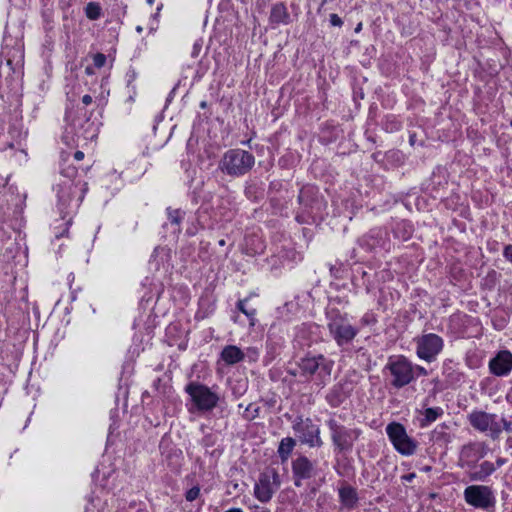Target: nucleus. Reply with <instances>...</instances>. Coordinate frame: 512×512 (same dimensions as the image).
<instances>
[{"label": "nucleus", "instance_id": "f257e3e1", "mask_svg": "<svg viewBox=\"0 0 512 512\" xmlns=\"http://www.w3.org/2000/svg\"><path fill=\"white\" fill-rule=\"evenodd\" d=\"M334 364L332 359L323 354L309 352L295 362V367H289L287 373L290 376L312 382L316 387L322 389L330 382Z\"/></svg>", "mask_w": 512, "mask_h": 512}, {"label": "nucleus", "instance_id": "f03ea898", "mask_svg": "<svg viewBox=\"0 0 512 512\" xmlns=\"http://www.w3.org/2000/svg\"><path fill=\"white\" fill-rule=\"evenodd\" d=\"M299 208L295 220L299 224H313L321 222L327 215V201L314 185H304L298 194Z\"/></svg>", "mask_w": 512, "mask_h": 512}, {"label": "nucleus", "instance_id": "7ed1b4c3", "mask_svg": "<svg viewBox=\"0 0 512 512\" xmlns=\"http://www.w3.org/2000/svg\"><path fill=\"white\" fill-rule=\"evenodd\" d=\"M413 362L404 355H392L387 359L382 373L386 386L400 390L413 383Z\"/></svg>", "mask_w": 512, "mask_h": 512}, {"label": "nucleus", "instance_id": "20e7f679", "mask_svg": "<svg viewBox=\"0 0 512 512\" xmlns=\"http://www.w3.org/2000/svg\"><path fill=\"white\" fill-rule=\"evenodd\" d=\"M329 335L339 347L352 343L359 333V329L353 326L346 313L337 308L327 309L325 312Z\"/></svg>", "mask_w": 512, "mask_h": 512}, {"label": "nucleus", "instance_id": "39448f33", "mask_svg": "<svg viewBox=\"0 0 512 512\" xmlns=\"http://www.w3.org/2000/svg\"><path fill=\"white\" fill-rule=\"evenodd\" d=\"M255 165L254 155L240 148L227 150L218 163V169L225 175L239 178L249 173Z\"/></svg>", "mask_w": 512, "mask_h": 512}, {"label": "nucleus", "instance_id": "423d86ee", "mask_svg": "<svg viewBox=\"0 0 512 512\" xmlns=\"http://www.w3.org/2000/svg\"><path fill=\"white\" fill-rule=\"evenodd\" d=\"M325 424L329 429L334 451L338 454L350 453L353 450L355 442L361 435V430L341 424L336 419L335 413L330 415L325 421Z\"/></svg>", "mask_w": 512, "mask_h": 512}, {"label": "nucleus", "instance_id": "0eeeda50", "mask_svg": "<svg viewBox=\"0 0 512 512\" xmlns=\"http://www.w3.org/2000/svg\"><path fill=\"white\" fill-rule=\"evenodd\" d=\"M196 411L201 413L211 412L224 400L210 387L198 381L189 382L185 388Z\"/></svg>", "mask_w": 512, "mask_h": 512}, {"label": "nucleus", "instance_id": "6e6552de", "mask_svg": "<svg viewBox=\"0 0 512 512\" xmlns=\"http://www.w3.org/2000/svg\"><path fill=\"white\" fill-rule=\"evenodd\" d=\"M86 182L64 180L57 185L58 203L61 212L67 208H77L88 189Z\"/></svg>", "mask_w": 512, "mask_h": 512}, {"label": "nucleus", "instance_id": "1a4fd4ad", "mask_svg": "<svg viewBox=\"0 0 512 512\" xmlns=\"http://www.w3.org/2000/svg\"><path fill=\"white\" fill-rule=\"evenodd\" d=\"M292 429L302 444L310 448H320L323 446L320 426L315 424L311 418H303L301 415L295 417L292 421Z\"/></svg>", "mask_w": 512, "mask_h": 512}, {"label": "nucleus", "instance_id": "9d476101", "mask_svg": "<svg viewBox=\"0 0 512 512\" xmlns=\"http://www.w3.org/2000/svg\"><path fill=\"white\" fill-rule=\"evenodd\" d=\"M465 502L475 509L494 510L496 497L492 487L487 485H470L464 489Z\"/></svg>", "mask_w": 512, "mask_h": 512}, {"label": "nucleus", "instance_id": "9b49d317", "mask_svg": "<svg viewBox=\"0 0 512 512\" xmlns=\"http://www.w3.org/2000/svg\"><path fill=\"white\" fill-rule=\"evenodd\" d=\"M281 479L275 468L264 469L254 485V496L262 503H268L280 488Z\"/></svg>", "mask_w": 512, "mask_h": 512}, {"label": "nucleus", "instance_id": "f8f14e48", "mask_svg": "<svg viewBox=\"0 0 512 512\" xmlns=\"http://www.w3.org/2000/svg\"><path fill=\"white\" fill-rule=\"evenodd\" d=\"M416 355L428 363L434 362L443 351L444 340L435 333H425L414 338Z\"/></svg>", "mask_w": 512, "mask_h": 512}, {"label": "nucleus", "instance_id": "ddd939ff", "mask_svg": "<svg viewBox=\"0 0 512 512\" xmlns=\"http://www.w3.org/2000/svg\"><path fill=\"white\" fill-rule=\"evenodd\" d=\"M386 433L397 452L405 456L415 453L417 442L408 436L405 427L401 423H389L386 426Z\"/></svg>", "mask_w": 512, "mask_h": 512}, {"label": "nucleus", "instance_id": "4468645a", "mask_svg": "<svg viewBox=\"0 0 512 512\" xmlns=\"http://www.w3.org/2000/svg\"><path fill=\"white\" fill-rule=\"evenodd\" d=\"M485 442L471 441L464 444L459 452L458 466L465 470L477 468V463L487 455Z\"/></svg>", "mask_w": 512, "mask_h": 512}, {"label": "nucleus", "instance_id": "2eb2a0df", "mask_svg": "<svg viewBox=\"0 0 512 512\" xmlns=\"http://www.w3.org/2000/svg\"><path fill=\"white\" fill-rule=\"evenodd\" d=\"M17 188L10 186L5 194V210L4 214L11 218L14 223L12 226H20L23 220L22 214L25 206L26 194H19L15 191Z\"/></svg>", "mask_w": 512, "mask_h": 512}, {"label": "nucleus", "instance_id": "dca6fc26", "mask_svg": "<svg viewBox=\"0 0 512 512\" xmlns=\"http://www.w3.org/2000/svg\"><path fill=\"white\" fill-rule=\"evenodd\" d=\"M353 390L352 381L343 378L328 389L325 401L331 408H338L351 397Z\"/></svg>", "mask_w": 512, "mask_h": 512}, {"label": "nucleus", "instance_id": "f3484780", "mask_svg": "<svg viewBox=\"0 0 512 512\" xmlns=\"http://www.w3.org/2000/svg\"><path fill=\"white\" fill-rule=\"evenodd\" d=\"M291 469L293 483L296 487H301L304 480H308L316 475L314 463L302 454L292 460Z\"/></svg>", "mask_w": 512, "mask_h": 512}, {"label": "nucleus", "instance_id": "a211bd4d", "mask_svg": "<svg viewBox=\"0 0 512 512\" xmlns=\"http://www.w3.org/2000/svg\"><path fill=\"white\" fill-rule=\"evenodd\" d=\"M489 371L492 375L497 377H504L512 371V353L508 350L499 351L493 358L490 359Z\"/></svg>", "mask_w": 512, "mask_h": 512}, {"label": "nucleus", "instance_id": "6ab92c4d", "mask_svg": "<svg viewBox=\"0 0 512 512\" xmlns=\"http://www.w3.org/2000/svg\"><path fill=\"white\" fill-rule=\"evenodd\" d=\"M447 185L448 173L442 166L435 167L430 178L422 184L423 190L434 198H437L439 191L444 189Z\"/></svg>", "mask_w": 512, "mask_h": 512}, {"label": "nucleus", "instance_id": "aec40b11", "mask_svg": "<svg viewBox=\"0 0 512 512\" xmlns=\"http://www.w3.org/2000/svg\"><path fill=\"white\" fill-rule=\"evenodd\" d=\"M458 364L452 359H445L442 363V375L444 376L447 387H458L464 379V373L457 367Z\"/></svg>", "mask_w": 512, "mask_h": 512}, {"label": "nucleus", "instance_id": "412c9836", "mask_svg": "<svg viewBox=\"0 0 512 512\" xmlns=\"http://www.w3.org/2000/svg\"><path fill=\"white\" fill-rule=\"evenodd\" d=\"M467 421L474 430L485 433L491 427L493 414L475 409L467 415Z\"/></svg>", "mask_w": 512, "mask_h": 512}, {"label": "nucleus", "instance_id": "4be33fe9", "mask_svg": "<svg viewBox=\"0 0 512 512\" xmlns=\"http://www.w3.org/2000/svg\"><path fill=\"white\" fill-rule=\"evenodd\" d=\"M496 471V466L490 461L477 463V468L466 470V474L471 482H485Z\"/></svg>", "mask_w": 512, "mask_h": 512}, {"label": "nucleus", "instance_id": "5701e85b", "mask_svg": "<svg viewBox=\"0 0 512 512\" xmlns=\"http://www.w3.org/2000/svg\"><path fill=\"white\" fill-rule=\"evenodd\" d=\"M338 495L339 501L343 507L347 509H354L357 506L359 501L358 493L351 485L344 483L338 489Z\"/></svg>", "mask_w": 512, "mask_h": 512}, {"label": "nucleus", "instance_id": "b1692460", "mask_svg": "<svg viewBox=\"0 0 512 512\" xmlns=\"http://www.w3.org/2000/svg\"><path fill=\"white\" fill-rule=\"evenodd\" d=\"M269 21L272 25H288L291 22L290 14L283 2H278L272 6Z\"/></svg>", "mask_w": 512, "mask_h": 512}, {"label": "nucleus", "instance_id": "393cba45", "mask_svg": "<svg viewBox=\"0 0 512 512\" xmlns=\"http://www.w3.org/2000/svg\"><path fill=\"white\" fill-rule=\"evenodd\" d=\"M221 359L227 365H235L244 360V351L235 345H227L221 351Z\"/></svg>", "mask_w": 512, "mask_h": 512}, {"label": "nucleus", "instance_id": "a878e982", "mask_svg": "<svg viewBox=\"0 0 512 512\" xmlns=\"http://www.w3.org/2000/svg\"><path fill=\"white\" fill-rule=\"evenodd\" d=\"M265 243L256 234L249 235L245 238V253L249 256H256L263 254L265 251Z\"/></svg>", "mask_w": 512, "mask_h": 512}, {"label": "nucleus", "instance_id": "bb28decb", "mask_svg": "<svg viewBox=\"0 0 512 512\" xmlns=\"http://www.w3.org/2000/svg\"><path fill=\"white\" fill-rule=\"evenodd\" d=\"M444 414L441 407H429L422 412V417L419 419L420 427L424 428L435 422L439 417Z\"/></svg>", "mask_w": 512, "mask_h": 512}, {"label": "nucleus", "instance_id": "cd10ccee", "mask_svg": "<svg viewBox=\"0 0 512 512\" xmlns=\"http://www.w3.org/2000/svg\"><path fill=\"white\" fill-rule=\"evenodd\" d=\"M244 195L248 200L257 203L263 199L264 190L257 182L250 181L246 182Z\"/></svg>", "mask_w": 512, "mask_h": 512}, {"label": "nucleus", "instance_id": "c85d7f7f", "mask_svg": "<svg viewBox=\"0 0 512 512\" xmlns=\"http://www.w3.org/2000/svg\"><path fill=\"white\" fill-rule=\"evenodd\" d=\"M295 446L296 440L292 437H285L280 441L277 453L282 463H285L289 459Z\"/></svg>", "mask_w": 512, "mask_h": 512}, {"label": "nucleus", "instance_id": "c756f323", "mask_svg": "<svg viewBox=\"0 0 512 512\" xmlns=\"http://www.w3.org/2000/svg\"><path fill=\"white\" fill-rule=\"evenodd\" d=\"M448 426L446 424L438 425L432 431V440L440 445H447L451 442V435L447 432Z\"/></svg>", "mask_w": 512, "mask_h": 512}, {"label": "nucleus", "instance_id": "7c9ffc66", "mask_svg": "<svg viewBox=\"0 0 512 512\" xmlns=\"http://www.w3.org/2000/svg\"><path fill=\"white\" fill-rule=\"evenodd\" d=\"M282 348V341L281 339L273 340L270 337L266 341V356L265 361L266 363H269L273 361L279 354Z\"/></svg>", "mask_w": 512, "mask_h": 512}, {"label": "nucleus", "instance_id": "2f4dec72", "mask_svg": "<svg viewBox=\"0 0 512 512\" xmlns=\"http://www.w3.org/2000/svg\"><path fill=\"white\" fill-rule=\"evenodd\" d=\"M166 213H167V218H168V221L172 224V225H175L177 227L176 231L178 233H180L181 231V223L185 217V214L186 212L182 209H173L171 207H168L166 209Z\"/></svg>", "mask_w": 512, "mask_h": 512}, {"label": "nucleus", "instance_id": "473e14b6", "mask_svg": "<svg viewBox=\"0 0 512 512\" xmlns=\"http://www.w3.org/2000/svg\"><path fill=\"white\" fill-rule=\"evenodd\" d=\"M86 17L91 21H96L103 15L102 7L98 2H89L84 8Z\"/></svg>", "mask_w": 512, "mask_h": 512}, {"label": "nucleus", "instance_id": "72a5a7b5", "mask_svg": "<svg viewBox=\"0 0 512 512\" xmlns=\"http://www.w3.org/2000/svg\"><path fill=\"white\" fill-rule=\"evenodd\" d=\"M247 302H248L247 298L241 299L237 302L236 307L240 312H242L244 315H246L249 318L250 324L254 325L256 309L247 307Z\"/></svg>", "mask_w": 512, "mask_h": 512}, {"label": "nucleus", "instance_id": "f704fd0d", "mask_svg": "<svg viewBox=\"0 0 512 512\" xmlns=\"http://www.w3.org/2000/svg\"><path fill=\"white\" fill-rule=\"evenodd\" d=\"M260 414V407L255 406L254 404L250 403L243 413V418L247 421H252L259 417Z\"/></svg>", "mask_w": 512, "mask_h": 512}, {"label": "nucleus", "instance_id": "c9c22d12", "mask_svg": "<svg viewBox=\"0 0 512 512\" xmlns=\"http://www.w3.org/2000/svg\"><path fill=\"white\" fill-rule=\"evenodd\" d=\"M295 164V157L292 153H286L278 160V165L283 169H289Z\"/></svg>", "mask_w": 512, "mask_h": 512}, {"label": "nucleus", "instance_id": "e433bc0d", "mask_svg": "<svg viewBox=\"0 0 512 512\" xmlns=\"http://www.w3.org/2000/svg\"><path fill=\"white\" fill-rule=\"evenodd\" d=\"M496 419H497V415L493 414V421H492L491 427L488 429L489 436L493 440L498 439L500 437V434H501L502 430H503V428H501L500 424L496 421Z\"/></svg>", "mask_w": 512, "mask_h": 512}, {"label": "nucleus", "instance_id": "4c0bfd02", "mask_svg": "<svg viewBox=\"0 0 512 512\" xmlns=\"http://www.w3.org/2000/svg\"><path fill=\"white\" fill-rule=\"evenodd\" d=\"M259 350L256 347H248L244 352V359H247L250 363H255L259 359Z\"/></svg>", "mask_w": 512, "mask_h": 512}, {"label": "nucleus", "instance_id": "58836bf2", "mask_svg": "<svg viewBox=\"0 0 512 512\" xmlns=\"http://www.w3.org/2000/svg\"><path fill=\"white\" fill-rule=\"evenodd\" d=\"M61 174L66 178L65 180L75 182L74 179L77 176V168L69 165L66 168H62Z\"/></svg>", "mask_w": 512, "mask_h": 512}, {"label": "nucleus", "instance_id": "ea45409f", "mask_svg": "<svg viewBox=\"0 0 512 512\" xmlns=\"http://www.w3.org/2000/svg\"><path fill=\"white\" fill-rule=\"evenodd\" d=\"M217 442V436L213 433H208L204 435V437L201 440V444L203 447L210 448L213 447Z\"/></svg>", "mask_w": 512, "mask_h": 512}, {"label": "nucleus", "instance_id": "a19ab883", "mask_svg": "<svg viewBox=\"0 0 512 512\" xmlns=\"http://www.w3.org/2000/svg\"><path fill=\"white\" fill-rule=\"evenodd\" d=\"M199 495H200V486L196 485L186 491L185 499L188 502H192V501L196 500L199 497Z\"/></svg>", "mask_w": 512, "mask_h": 512}, {"label": "nucleus", "instance_id": "79ce46f5", "mask_svg": "<svg viewBox=\"0 0 512 512\" xmlns=\"http://www.w3.org/2000/svg\"><path fill=\"white\" fill-rule=\"evenodd\" d=\"M106 55L103 53H96L93 55V66L95 68H102L106 63Z\"/></svg>", "mask_w": 512, "mask_h": 512}, {"label": "nucleus", "instance_id": "37998d69", "mask_svg": "<svg viewBox=\"0 0 512 512\" xmlns=\"http://www.w3.org/2000/svg\"><path fill=\"white\" fill-rule=\"evenodd\" d=\"M412 371H413V382H415L417 380V378L420 377V376H427L428 375V371H427L426 368H424L423 366L414 364V363H413Z\"/></svg>", "mask_w": 512, "mask_h": 512}, {"label": "nucleus", "instance_id": "c03bdc74", "mask_svg": "<svg viewBox=\"0 0 512 512\" xmlns=\"http://www.w3.org/2000/svg\"><path fill=\"white\" fill-rule=\"evenodd\" d=\"M329 21L332 26L341 27L343 20L335 13L330 14Z\"/></svg>", "mask_w": 512, "mask_h": 512}, {"label": "nucleus", "instance_id": "a18cd8bd", "mask_svg": "<svg viewBox=\"0 0 512 512\" xmlns=\"http://www.w3.org/2000/svg\"><path fill=\"white\" fill-rule=\"evenodd\" d=\"M501 422L503 424V430L508 433H512V418L510 417V419H507L502 417Z\"/></svg>", "mask_w": 512, "mask_h": 512}, {"label": "nucleus", "instance_id": "49530a36", "mask_svg": "<svg viewBox=\"0 0 512 512\" xmlns=\"http://www.w3.org/2000/svg\"><path fill=\"white\" fill-rule=\"evenodd\" d=\"M202 49V41L201 40H198L194 43L193 45V49H192V52H191V56L193 58H196L198 57L200 51Z\"/></svg>", "mask_w": 512, "mask_h": 512}, {"label": "nucleus", "instance_id": "de8ad7c7", "mask_svg": "<svg viewBox=\"0 0 512 512\" xmlns=\"http://www.w3.org/2000/svg\"><path fill=\"white\" fill-rule=\"evenodd\" d=\"M504 258L512 263V244H508L503 249Z\"/></svg>", "mask_w": 512, "mask_h": 512}, {"label": "nucleus", "instance_id": "09e8293b", "mask_svg": "<svg viewBox=\"0 0 512 512\" xmlns=\"http://www.w3.org/2000/svg\"><path fill=\"white\" fill-rule=\"evenodd\" d=\"M415 476H416L415 473H408V474L403 475L401 478L405 482H411L415 478Z\"/></svg>", "mask_w": 512, "mask_h": 512}, {"label": "nucleus", "instance_id": "8fccbe9b", "mask_svg": "<svg viewBox=\"0 0 512 512\" xmlns=\"http://www.w3.org/2000/svg\"><path fill=\"white\" fill-rule=\"evenodd\" d=\"M82 103L85 105H90L92 103V97L88 94L82 97Z\"/></svg>", "mask_w": 512, "mask_h": 512}, {"label": "nucleus", "instance_id": "3c124183", "mask_svg": "<svg viewBox=\"0 0 512 512\" xmlns=\"http://www.w3.org/2000/svg\"><path fill=\"white\" fill-rule=\"evenodd\" d=\"M74 158L77 160V161H80L84 158V153L82 151H76L74 153Z\"/></svg>", "mask_w": 512, "mask_h": 512}, {"label": "nucleus", "instance_id": "603ef678", "mask_svg": "<svg viewBox=\"0 0 512 512\" xmlns=\"http://www.w3.org/2000/svg\"><path fill=\"white\" fill-rule=\"evenodd\" d=\"M505 463H506V459H504V458H500V457H499V458H497V460H496V469H497L498 467L503 466Z\"/></svg>", "mask_w": 512, "mask_h": 512}, {"label": "nucleus", "instance_id": "864d4df0", "mask_svg": "<svg viewBox=\"0 0 512 512\" xmlns=\"http://www.w3.org/2000/svg\"><path fill=\"white\" fill-rule=\"evenodd\" d=\"M280 186H281V183H280L279 181H274V182H271V183H270L269 188H270V189H277V188H278V187H280Z\"/></svg>", "mask_w": 512, "mask_h": 512}, {"label": "nucleus", "instance_id": "5fc2aeb1", "mask_svg": "<svg viewBox=\"0 0 512 512\" xmlns=\"http://www.w3.org/2000/svg\"><path fill=\"white\" fill-rule=\"evenodd\" d=\"M85 72H86V74H88V75H92V74L94 73V68H93L92 66H87V67L85 68Z\"/></svg>", "mask_w": 512, "mask_h": 512}, {"label": "nucleus", "instance_id": "6e6d98bb", "mask_svg": "<svg viewBox=\"0 0 512 512\" xmlns=\"http://www.w3.org/2000/svg\"><path fill=\"white\" fill-rule=\"evenodd\" d=\"M128 76H129L128 84H130L136 78L135 71H132L131 74H129Z\"/></svg>", "mask_w": 512, "mask_h": 512}, {"label": "nucleus", "instance_id": "4d7b16f0", "mask_svg": "<svg viewBox=\"0 0 512 512\" xmlns=\"http://www.w3.org/2000/svg\"><path fill=\"white\" fill-rule=\"evenodd\" d=\"M15 248H17V245L15 243H11V246L7 247L6 251L12 253Z\"/></svg>", "mask_w": 512, "mask_h": 512}, {"label": "nucleus", "instance_id": "13d9d810", "mask_svg": "<svg viewBox=\"0 0 512 512\" xmlns=\"http://www.w3.org/2000/svg\"><path fill=\"white\" fill-rule=\"evenodd\" d=\"M275 400L274 399H270L268 401L265 402V404L269 407H273L275 405Z\"/></svg>", "mask_w": 512, "mask_h": 512}, {"label": "nucleus", "instance_id": "bf43d9fd", "mask_svg": "<svg viewBox=\"0 0 512 512\" xmlns=\"http://www.w3.org/2000/svg\"><path fill=\"white\" fill-rule=\"evenodd\" d=\"M506 446L508 448H512V437H509L507 440H506Z\"/></svg>", "mask_w": 512, "mask_h": 512}, {"label": "nucleus", "instance_id": "052dcab7", "mask_svg": "<svg viewBox=\"0 0 512 512\" xmlns=\"http://www.w3.org/2000/svg\"><path fill=\"white\" fill-rule=\"evenodd\" d=\"M361 30H362V23L360 22V23L357 24V26L355 28V32L359 33Z\"/></svg>", "mask_w": 512, "mask_h": 512}, {"label": "nucleus", "instance_id": "680f3d73", "mask_svg": "<svg viewBox=\"0 0 512 512\" xmlns=\"http://www.w3.org/2000/svg\"><path fill=\"white\" fill-rule=\"evenodd\" d=\"M206 106H207V103H206L205 101H202V102L200 103V107H201V108H206Z\"/></svg>", "mask_w": 512, "mask_h": 512}, {"label": "nucleus", "instance_id": "e2e57ef3", "mask_svg": "<svg viewBox=\"0 0 512 512\" xmlns=\"http://www.w3.org/2000/svg\"><path fill=\"white\" fill-rule=\"evenodd\" d=\"M219 245H221V246L225 245V241L224 240H220L219 241Z\"/></svg>", "mask_w": 512, "mask_h": 512}, {"label": "nucleus", "instance_id": "0e129e2a", "mask_svg": "<svg viewBox=\"0 0 512 512\" xmlns=\"http://www.w3.org/2000/svg\"><path fill=\"white\" fill-rule=\"evenodd\" d=\"M147 3L152 5L154 3V0H147Z\"/></svg>", "mask_w": 512, "mask_h": 512}, {"label": "nucleus", "instance_id": "69168bd1", "mask_svg": "<svg viewBox=\"0 0 512 512\" xmlns=\"http://www.w3.org/2000/svg\"><path fill=\"white\" fill-rule=\"evenodd\" d=\"M455 319H456V318H455L454 316H452V317L450 318V321H451V322H454V321H455Z\"/></svg>", "mask_w": 512, "mask_h": 512}, {"label": "nucleus", "instance_id": "338daca9", "mask_svg": "<svg viewBox=\"0 0 512 512\" xmlns=\"http://www.w3.org/2000/svg\"><path fill=\"white\" fill-rule=\"evenodd\" d=\"M431 469V467L427 466L424 468L425 471H429Z\"/></svg>", "mask_w": 512, "mask_h": 512}, {"label": "nucleus", "instance_id": "774afa93", "mask_svg": "<svg viewBox=\"0 0 512 512\" xmlns=\"http://www.w3.org/2000/svg\"><path fill=\"white\" fill-rule=\"evenodd\" d=\"M137 31L138 32H141L142 31V28L140 26L137 27Z\"/></svg>", "mask_w": 512, "mask_h": 512}]
</instances>
